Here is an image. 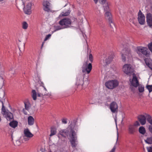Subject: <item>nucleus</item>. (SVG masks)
I'll return each instance as SVG.
<instances>
[{"label": "nucleus", "mask_w": 152, "mask_h": 152, "mask_svg": "<svg viewBox=\"0 0 152 152\" xmlns=\"http://www.w3.org/2000/svg\"><path fill=\"white\" fill-rule=\"evenodd\" d=\"M136 52L140 57H146L145 58L144 61L146 65L152 70V60L149 58L151 53L148 49L146 47L139 46L136 48Z\"/></svg>", "instance_id": "f257e3e1"}, {"label": "nucleus", "mask_w": 152, "mask_h": 152, "mask_svg": "<svg viewBox=\"0 0 152 152\" xmlns=\"http://www.w3.org/2000/svg\"><path fill=\"white\" fill-rule=\"evenodd\" d=\"M75 123H72L66 129L60 130L59 134L64 137L68 136L70 137V135L72 134V133L75 132L74 130L75 129Z\"/></svg>", "instance_id": "f03ea898"}, {"label": "nucleus", "mask_w": 152, "mask_h": 152, "mask_svg": "<svg viewBox=\"0 0 152 152\" xmlns=\"http://www.w3.org/2000/svg\"><path fill=\"white\" fill-rule=\"evenodd\" d=\"M40 86L39 88H38L37 89L38 93L37 96L38 97H42L43 96H49L50 95L48 93V91L45 86H44V83L40 81Z\"/></svg>", "instance_id": "7ed1b4c3"}, {"label": "nucleus", "mask_w": 152, "mask_h": 152, "mask_svg": "<svg viewBox=\"0 0 152 152\" xmlns=\"http://www.w3.org/2000/svg\"><path fill=\"white\" fill-rule=\"evenodd\" d=\"M71 23V20L68 18H65L61 20L59 22V24L61 26L62 28L58 29L60 30L61 28H69Z\"/></svg>", "instance_id": "20e7f679"}, {"label": "nucleus", "mask_w": 152, "mask_h": 152, "mask_svg": "<svg viewBox=\"0 0 152 152\" xmlns=\"http://www.w3.org/2000/svg\"><path fill=\"white\" fill-rule=\"evenodd\" d=\"M118 82L116 80H113L107 81L105 83V86L108 88L113 89L118 86Z\"/></svg>", "instance_id": "39448f33"}, {"label": "nucleus", "mask_w": 152, "mask_h": 152, "mask_svg": "<svg viewBox=\"0 0 152 152\" xmlns=\"http://www.w3.org/2000/svg\"><path fill=\"white\" fill-rule=\"evenodd\" d=\"M88 61H86L83 64L82 66V72L83 73H86L88 74L91 72L92 66L91 63L88 64Z\"/></svg>", "instance_id": "423d86ee"}, {"label": "nucleus", "mask_w": 152, "mask_h": 152, "mask_svg": "<svg viewBox=\"0 0 152 152\" xmlns=\"http://www.w3.org/2000/svg\"><path fill=\"white\" fill-rule=\"evenodd\" d=\"M123 70L127 75H131L134 72V69L131 65L129 64H125L123 66Z\"/></svg>", "instance_id": "0eeeda50"}, {"label": "nucleus", "mask_w": 152, "mask_h": 152, "mask_svg": "<svg viewBox=\"0 0 152 152\" xmlns=\"http://www.w3.org/2000/svg\"><path fill=\"white\" fill-rule=\"evenodd\" d=\"M2 107L1 108V111L2 114L5 116L7 120L10 121L13 118V115L8 110H6L3 102H2Z\"/></svg>", "instance_id": "6e6552de"}, {"label": "nucleus", "mask_w": 152, "mask_h": 152, "mask_svg": "<svg viewBox=\"0 0 152 152\" xmlns=\"http://www.w3.org/2000/svg\"><path fill=\"white\" fill-rule=\"evenodd\" d=\"M72 134L70 135V141L71 146L73 148H75L77 145V136L76 132L72 133Z\"/></svg>", "instance_id": "1a4fd4ad"}, {"label": "nucleus", "mask_w": 152, "mask_h": 152, "mask_svg": "<svg viewBox=\"0 0 152 152\" xmlns=\"http://www.w3.org/2000/svg\"><path fill=\"white\" fill-rule=\"evenodd\" d=\"M104 16L106 19L108 20L110 26L113 29L112 31H113L114 28H115L114 23L112 20V16L111 13L109 11H106L105 14Z\"/></svg>", "instance_id": "9d476101"}, {"label": "nucleus", "mask_w": 152, "mask_h": 152, "mask_svg": "<svg viewBox=\"0 0 152 152\" xmlns=\"http://www.w3.org/2000/svg\"><path fill=\"white\" fill-rule=\"evenodd\" d=\"M122 54V59L123 61H126V58H129L132 56L130 50L129 49L124 50Z\"/></svg>", "instance_id": "9b49d317"}, {"label": "nucleus", "mask_w": 152, "mask_h": 152, "mask_svg": "<svg viewBox=\"0 0 152 152\" xmlns=\"http://www.w3.org/2000/svg\"><path fill=\"white\" fill-rule=\"evenodd\" d=\"M145 17L140 10L139 11L138 13V21L139 24L141 25H144L145 23Z\"/></svg>", "instance_id": "f8f14e48"}, {"label": "nucleus", "mask_w": 152, "mask_h": 152, "mask_svg": "<svg viewBox=\"0 0 152 152\" xmlns=\"http://www.w3.org/2000/svg\"><path fill=\"white\" fill-rule=\"evenodd\" d=\"M118 106L117 103L114 102H111L110 106V109L112 113H117L118 111Z\"/></svg>", "instance_id": "ddd939ff"}, {"label": "nucleus", "mask_w": 152, "mask_h": 152, "mask_svg": "<svg viewBox=\"0 0 152 152\" xmlns=\"http://www.w3.org/2000/svg\"><path fill=\"white\" fill-rule=\"evenodd\" d=\"M31 3H28L24 8V11L25 14L27 15H30L31 13Z\"/></svg>", "instance_id": "4468645a"}, {"label": "nucleus", "mask_w": 152, "mask_h": 152, "mask_svg": "<svg viewBox=\"0 0 152 152\" xmlns=\"http://www.w3.org/2000/svg\"><path fill=\"white\" fill-rule=\"evenodd\" d=\"M146 113L144 115H139L138 116V119L140 123V124L143 125L145 124L146 123Z\"/></svg>", "instance_id": "2eb2a0df"}, {"label": "nucleus", "mask_w": 152, "mask_h": 152, "mask_svg": "<svg viewBox=\"0 0 152 152\" xmlns=\"http://www.w3.org/2000/svg\"><path fill=\"white\" fill-rule=\"evenodd\" d=\"M146 19L148 26L152 28V14L150 13H147L146 15Z\"/></svg>", "instance_id": "dca6fc26"}, {"label": "nucleus", "mask_w": 152, "mask_h": 152, "mask_svg": "<svg viewBox=\"0 0 152 152\" xmlns=\"http://www.w3.org/2000/svg\"><path fill=\"white\" fill-rule=\"evenodd\" d=\"M43 10L47 12L50 11V4L47 1H44L43 3Z\"/></svg>", "instance_id": "f3484780"}, {"label": "nucleus", "mask_w": 152, "mask_h": 152, "mask_svg": "<svg viewBox=\"0 0 152 152\" xmlns=\"http://www.w3.org/2000/svg\"><path fill=\"white\" fill-rule=\"evenodd\" d=\"M137 130V127L134 125L131 124L128 126V132L130 134H134L136 132Z\"/></svg>", "instance_id": "a211bd4d"}, {"label": "nucleus", "mask_w": 152, "mask_h": 152, "mask_svg": "<svg viewBox=\"0 0 152 152\" xmlns=\"http://www.w3.org/2000/svg\"><path fill=\"white\" fill-rule=\"evenodd\" d=\"M131 84L133 86L135 87H137L139 86V81L136 76L134 74H133V78L131 81Z\"/></svg>", "instance_id": "6ab92c4d"}, {"label": "nucleus", "mask_w": 152, "mask_h": 152, "mask_svg": "<svg viewBox=\"0 0 152 152\" xmlns=\"http://www.w3.org/2000/svg\"><path fill=\"white\" fill-rule=\"evenodd\" d=\"M24 134L25 137L28 138H31L33 136L32 134L28 129H25L24 131Z\"/></svg>", "instance_id": "aec40b11"}, {"label": "nucleus", "mask_w": 152, "mask_h": 152, "mask_svg": "<svg viewBox=\"0 0 152 152\" xmlns=\"http://www.w3.org/2000/svg\"><path fill=\"white\" fill-rule=\"evenodd\" d=\"M28 125L31 126L34 124V118L32 116H30L28 118Z\"/></svg>", "instance_id": "412c9836"}, {"label": "nucleus", "mask_w": 152, "mask_h": 152, "mask_svg": "<svg viewBox=\"0 0 152 152\" xmlns=\"http://www.w3.org/2000/svg\"><path fill=\"white\" fill-rule=\"evenodd\" d=\"M84 84V82L82 78L81 79L77 78V81L76 83V85L78 86H80L81 87V88H82V86Z\"/></svg>", "instance_id": "4be33fe9"}, {"label": "nucleus", "mask_w": 152, "mask_h": 152, "mask_svg": "<svg viewBox=\"0 0 152 152\" xmlns=\"http://www.w3.org/2000/svg\"><path fill=\"white\" fill-rule=\"evenodd\" d=\"M18 124V123L17 121H13L11 122L9 124V125L11 127L14 128L17 126Z\"/></svg>", "instance_id": "5701e85b"}, {"label": "nucleus", "mask_w": 152, "mask_h": 152, "mask_svg": "<svg viewBox=\"0 0 152 152\" xmlns=\"http://www.w3.org/2000/svg\"><path fill=\"white\" fill-rule=\"evenodd\" d=\"M25 109L28 111L31 107V104L28 102H25L24 103Z\"/></svg>", "instance_id": "b1692460"}, {"label": "nucleus", "mask_w": 152, "mask_h": 152, "mask_svg": "<svg viewBox=\"0 0 152 152\" xmlns=\"http://www.w3.org/2000/svg\"><path fill=\"white\" fill-rule=\"evenodd\" d=\"M139 131L140 133L142 134H144L146 132L145 128L142 126H141L139 128Z\"/></svg>", "instance_id": "393cba45"}, {"label": "nucleus", "mask_w": 152, "mask_h": 152, "mask_svg": "<svg viewBox=\"0 0 152 152\" xmlns=\"http://www.w3.org/2000/svg\"><path fill=\"white\" fill-rule=\"evenodd\" d=\"M147 121L151 125H152V117L148 114H146Z\"/></svg>", "instance_id": "a878e982"}, {"label": "nucleus", "mask_w": 152, "mask_h": 152, "mask_svg": "<svg viewBox=\"0 0 152 152\" xmlns=\"http://www.w3.org/2000/svg\"><path fill=\"white\" fill-rule=\"evenodd\" d=\"M51 133L50 135V136H52L56 134V129L55 128L52 127L50 130Z\"/></svg>", "instance_id": "bb28decb"}, {"label": "nucleus", "mask_w": 152, "mask_h": 152, "mask_svg": "<svg viewBox=\"0 0 152 152\" xmlns=\"http://www.w3.org/2000/svg\"><path fill=\"white\" fill-rule=\"evenodd\" d=\"M32 96L33 99L35 100L37 99V94L36 91L35 90H32Z\"/></svg>", "instance_id": "cd10ccee"}, {"label": "nucleus", "mask_w": 152, "mask_h": 152, "mask_svg": "<svg viewBox=\"0 0 152 152\" xmlns=\"http://www.w3.org/2000/svg\"><path fill=\"white\" fill-rule=\"evenodd\" d=\"M145 142L148 144H152V137H148L146 140H145Z\"/></svg>", "instance_id": "c85d7f7f"}, {"label": "nucleus", "mask_w": 152, "mask_h": 152, "mask_svg": "<svg viewBox=\"0 0 152 152\" xmlns=\"http://www.w3.org/2000/svg\"><path fill=\"white\" fill-rule=\"evenodd\" d=\"M28 26V23L26 22H23L22 23V27L24 29H26Z\"/></svg>", "instance_id": "c756f323"}, {"label": "nucleus", "mask_w": 152, "mask_h": 152, "mask_svg": "<svg viewBox=\"0 0 152 152\" xmlns=\"http://www.w3.org/2000/svg\"><path fill=\"white\" fill-rule=\"evenodd\" d=\"M113 59V56H110L108 57V58H107L105 60L106 63L107 64H109L110 61H112Z\"/></svg>", "instance_id": "7c9ffc66"}, {"label": "nucleus", "mask_w": 152, "mask_h": 152, "mask_svg": "<svg viewBox=\"0 0 152 152\" xmlns=\"http://www.w3.org/2000/svg\"><path fill=\"white\" fill-rule=\"evenodd\" d=\"M139 91L140 92L142 93L144 91V87L142 85L138 87Z\"/></svg>", "instance_id": "2f4dec72"}, {"label": "nucleus", "mask_w": 152, "mask_h": 152, "mask_svg": "<svg viewBox=\"0 0 152 152\" xmlns=\"http://www.w3.org/2000/svg\"><path fill=\"white\" fill-rule=\"evenodd\" d=\"M97 23H98L99 27H100L102 31H104L105 30V28L104 25L103 24L102 25L101 23H99L98 22H97Z\"/></svg>", "instance_id": "473e14b6"}, {"label": "nucleus", "mask_w": 152, "mask_h": 152, "mask_svg": "<svg viewBox=\"0 0 152 152\" xmlns=\"http://www.w3.org/2000/svg\"><path fill=\"white\" fill-rule=\"evenodd\" d=\"M146 87L149 91V92H151L152 91V85H147Z\"/></svg>", "instance_id": "72a5a7b5"}, {"label": "nucleus", "mask_w": 152, "mask_h": 152, "mask_svg": "<svg viewBox=\"0 0 152 152\" xmlns=\"http://www.w3.org/2000/svg\"><path fill=\"white\" fill-rule=\"evenodd\" d=\"M148 47L149 50L152 53V42L149 43L148 45Z\"/></svg>", "instance_id": "f704fd0d"}, {"label": "nucleus", "mask_w": 152, "mask_h": 152, "mask_svg": "<svg viewBox=\"0 0 152 152\" xmlns=\"http://www.w3.org/2000/svg\"><path fill=\"white\" fill-rule=\"evenodd\" d=\"M21 142L20 140H16L15 142L14 143L15 145L17 146L20 145L21 144Z\"/></svg>", "instance_id": "c9c22d12"}, {"label": "nucleus", "mask_w": 152, "mask_h": 152, "mask_svg": "<svg viewBox=\"0 0 152 152\" xmlns=\"http://www.w3.org/2000/svg\"><path fill=\"white\" fill-rule=\"evenodd\" d=\"M89 61L91 62H92L93 60V57L91 54H90L89 56Z\"/></svg>", "instance_id": "e433bc0d"}, {"label": "nucleus", "mask_w": 152, "mask_h": 152, "mask_svg": "<svg viewBox=\"0 0 152 152\" xmlns=\"http://www.w3.org/2000/svg\"><path fill=\"white\" fill-rule=\"evenodd\" d=\"M10 73L11 74H12L13 75H14L15 73V69L13 68L10 69Z\"/></svg>", "instance_id": "4c0bfd02"}, {"label": "nucleus", "mask_w": 152, "mask_h": 152, "mask_svg": "<svg viewBox=\"0 0 152 152\" xmlns=\"http://www.w3.org/2000/svg\"><path fill=\"white\" fill-rule=\"evenodd\" d=\"M69 13H70V12H63L62 13V15L63 16H67V15H69Z\"/></svg>", "instance_id": "58836bf2"}, {"label": "nucleus", "mask_w": 152, "mask_h": 152, "mask_svg": "<svg viewBox=\"0 0 152 152\" xmlns=\"http://www.w3.org/2000/svg\"><path fill=\"white\" fill-rule=\"evenodd\" d=\"M147 149L148 152H152V147H147Z\"/></svg>", "instance_id": "ea45409f"}, {"label": "nucleus", "mask_w": 152, "mask_h": 152, "mask_svg": "<svg viewBox=\"0 0 152 152\" xmlns=\"http://www.w3.org/2000/svg\"><path fill=\"white\" fill-rule=\"evenodd\" d=\"M51 36V35L50 34H49L47 35H46L45 39H44V41H46L48 40L49 38Z\"/></svg>", "instance_id": "a19ab883"}, {"label": "nucleus", "mask_w": 152, "mask_h": 152, "mask_svg": "<svg viewBox=\"0 0 152 152\" xmlns=\"http://www.w3.org/2000/svg\"><path fill=\"white\" fill-rule=\"evenodd\" d=\"M62 122L64 124H66L67 123V119L66 118H63L62 120Z\"/></svg>", "instance_id": "79ce46f5"}, {"label": "nucleus", "mask_w": 152, "mask_h": 152, "mask_svg": "<svg viewBox=\"0 0 152 152\" xmlns=\"http://www.w3.org/2000/svg\"><path fill=\"white\" fill-rule=\"evenodd\" d=\"M109 7L108 5H106V6L104 7V9L105 11H108L109 10Z\"/></svg>", "instance_id": "37998d69"}, {"label": "nucleus", "mask_w": 152, "mask_h": 152, "mask_svg": "<svg viewBox=\"0 0 152 152\" xmlns=\"http://www.w3.org/2000/svg\"><path fill=\"white\" fill-rule=\"evenodd\" d=\"M115 149L116 147L115 146L109 152H115Z\"/></svg>", "instance_id": "c03bdc74"}, {"label": "nucleus", "mask_w": 152, "mask_h": 152, "mask_svg": "<svg viewBox=\"0 0 152 152\" xmlns=\"http://www.w3.org/2000/svg\"><path fill=\"white\" fill-rule=\"evenodd\" d=\"M140 125L139 122L138 121H136L133 125H134L135 126H138Z\"/></svg>", "instance_id": "a18cd8bd"}, {"label": "nucleus", "mask_w": 152, "mask_h": 152, "mask_svg": "<svg viewBox=\"0 0 152 152\" xmlns=\"http://www.w3.org/2000/svg\"><path fill=\"white\" fill-rule=\"evenodd\" d=\"M28 138L26 137H25V135L23 137V140L24 141H26L28 140H29V139Z\"/></svg>", "instance_id": "49530a36"}, {"label": "nucleus", "mask_w": 152, "mask_h": 152, "mask_svg": "<svg viewBox=\"0 0 152 152\" xmlns=\"http://www.w3.org/2000/svg\"><path fill=\"white\" fill-rule=\"evenodd\" d=\"M99 1L101 2L102 4H103L105 3L106 0H99Z\"/></svg>", "instance_id": "de8ad7c7"}, {"label": "nucleus", "mask_w": 152, "mask_h": 152, "mask_svg": "<svg viewBox=\"0 0 152 152\" xmlns=\"http://www.w3.org/2000/svg\"><path fill=\"white\" fill-rule=\"evenodd\" d=\"M95 4H96L98 1V0H94Z\"/></svg>", "instance_id": "09e8293b"}, {"label": "nucleus", "mask_w": 152, "mask_h": 152, "mask_svg": "<svg viewBox=\"0 0 152 152\" xmlns=\"http://www.w3.org/2000/svg\"><path fill=\"white\" fill-rule=\"evenodd\" d=\"M3 71V69H1V66H0V71Z\"/></svg>", "instance_id": "8fccbe9b"}, {"label": "nucleus", "mask_w": 152, "mask_h": 152, "mask_svg": "<svg viewBox=\"0 0 152 152\" xmlns=\"http://www.w3.org/2000/svg\"><path fill=\"white\" fill-rule=\"evenodd\" d=\"M150 11L152 13V6H151V8Z\"/></svg>", "instance_id": "3c124183"}, {"label": "nucleus", "mask_w": 152, "mask_h": 152, "mask_svg": "<svg viewBox=\"0 0 152 152\" xmlns=\"http://www.w3.org/2000/svg\"><path fill=\"white\" fill-rule=\"evenodd\" d=\"M118 133L117 134V141L118 139Z\"/></svg>", "instance_id": "603ef678"}, {"label": "nucleus", "mask_w": 152, "mask_h": 152, "mask_svg": "<svg viewBox=\"0 0 152 152\" xmlns=\"http://www.w3.org/2000/svg\"><path fill=\"white\" fill-rule=\"evenodd\" d=\"M44 42H43V43H42V47H43V45H44Z\"/></svg>", "instance_id": "864d4df0"}, {"label": "nucleus", "mask_w": 152, "mask_h": 152, "mask_svg": "<svg viewBox=\"0 0 152 152\" xmlns=\"http://www.w3.org/2000/svg\"><path fill=\"white\" fill-rule=\"evenodd\" d=\"M87 82L88 83L87 84H88V80H87Z\"/></svg>", "instance_id": "5fc2aeb1"}, {"label": "nucleus", "mask_w": 152, "mask_h": 152, "mask_svg": "<svg viewBox=\"0 0 152 152\" xmlns=\"http://www.w3.org/2000/svg\"><path fill=\"white\" fill-rule=\"evenodd\" d=\"M2 1V0H0V2Z\"/></svg>", "instance_id": "6e6d98bb"}, {"label": "nucleus", "mask_w": 152, "mask_h": 152, "mask_svg": "<svg viewBox=\"0 0 152 152\" xmlns=\"http://www.w3.org/2000/svg\"><path fill=\"white\" fill-rule=\"evenodd\" d=\"M24 109H23V112H24Z\"/></svg>", "instance_id": "4d7b16f0"}, {"label": "nucleus", "mask_w": 152, "mask_h": 152, "mask_svg": "<svg viewBox=\"0 0 152 152\" xmlns=\"http://www.w3.org/2000/svg\"><path fill=\"white\" fill-rule=\"evenodd\" d=\"M24 113L25 114H26V113Z\"/></svg>", "instance_id": "13d9d810"}]
</instances>
